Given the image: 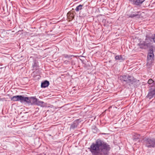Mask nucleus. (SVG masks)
<instances>
[{
    "mask_svg": "<svg viewBox=\"0 0 155 155\" xmlns=\"http://www.w3.org/2000/svg\"><path fill=\"white\" fill-rule=\"evenodd\" d=\"M92 155H109L111 149L110 145L100 139L92 143L88 148Z\"/></svg>",
    "mask_w": 155,
    "mask_h": 155,
    "instance_id": "1",
    "label": "nucleus"
},
{
    "mask_svg": "<svg viewBox=\"0 0 155 155\" xmlns=\"http://www.w3.org/2000/svg\"><path fill=\"white\" fill-rule=\"evenodd\" d=\"M143 143L145 146L148 148L155 147V138L145 137Z\"/></svg>",
    "mask_w": 155,
    "mask_h": 155,
    "instance_id": "2",
    "label": "nucleus"
},
{
    "mask_svg": "<svg viewBox=\"0 0 155 155\" xmlns=\"http://www.w3.org/2000/svg\"><path fill=\"white\" fill-rule=\"evenodd\" d=\"M119 78L122 82H125L129 85L133 84L136 82L135 79L134 77L128 75H121Z\"/></svg>",
    "mask_w": 155,
    "mask_h": 155,
    "instance_id": "3",
    "label": "nucleus"
},
{
    "mask_svg": "<svg viewBox=\"0 0 155 155\" xmlns=\"http://www.w3.org/2000/svg\"><path fill=\"white\" fill-rule=\"evenodd\" d=\"M130 13L128 15L129 18H132L136 17L137 18H139L142 17V14L143 12H142L140 11L132 8L130 10Z\"/></svg>",
    "mask_w": 155,
    "mask_h": 155,
    "instance_id": "4",
    "label": "nucleus"
},
{
    "mask_svg": "<svg viewBox=\"0 0 155 155\" xmlns=\"http://www.w3.org/2000/svg\"><path fill=\"white\" fill-rule=\"evenodd\" d=\"M146 97L150 99L153 97H155V86L152 87L149 89Z\"/></svg>",
    "mask_w": 155,
    "mask_h": 155,
    "instance_id": "5",
    "label": "nucleus"
},
{
    "mask_svg": "<svg viewBox=\"0 0 155 155\" xmlns=\"http://www.w3.org/2000/svg\"><path fill=\"white\" fill-rule=\"evenodd\" d=\"M81 120L80 119H77L74 121L73 122L71 125L70 129H74L77 128Z\"/></svg>",
    "mask_w": 155,
    "mask_h": 155,
    "instance_id": "6",
    "label": "nucleus"
},
{
    "mask_svg": "<svg viewBox=\"0 0 155 155\" xmlns=\"http://www.w3.org/2000/svg\"><path fill=\"white\" fill-rule=\"evenodd\" d=\"M154 57L153 51L152 49H150L149 50V52L147 56V61L150 60V62H151L152 60L153 59Z\"/></svg>",
    "mask_w": 155,
    "mask_h": 155,
    "instance_id": "7",
    "label": "nucleus"
},
{
    "mask_svg": "<svg viewBox=\"0 0 155 155\" xmlns=\"http://www.w3.org/2000/svg\"><path fill=\"white\" fill-rule=\"evenodd\" d=\"M144 41L146 44H147V45L149 47L151 45V42L153 41L151 36L147 35L146 36L145 41Z\"/></svg>",
    "mask_w": 155,
    "mask_h": 155,
    "instance_id": "8",
    "label": "nucleus"
},
{
    "mask_svg": "<svg viewBox=\"0 0 155 155\" xmlns=\"http://www.w3.org/2000/svg\"><path fill=\"white\" fill-rule=\"evenodd\" d=\"M147 45L144 41H141L137 45L141 49H146L149 47Z\"/></svg>",
    "mask_w": 155,
    "mask_h": 155,
    "instance_id": "9",
    "label": "nucleus"
},
{
    "mask_svg": "<svg viewBox=\"0 0 155 155\" xmlns=\"http://www.w3.org/2000/svg\"><path fill=\"white\" fill-rule=\"evenodd\" d=\"M145 0H130L131 3L134 5H140Z\"/></svg>",
    "mask_w": 155,
    "mask_h": 155,
    "instance_id": "10",
    "label": "nucleus"
},
{
    "mask_svg": "<svg viewBox=\"0 0 155 155\" xmlns=\"http://www.w3.org/2000/svg\"><path fill=\"white\" fill-rule=\"evenodd\" d=\"M30 105H33L36 104L37 101L38 100V98H37L35 96L31 97H30Z\"/></svg>",
    "mask_w": 155,
    "mask_h": 155,
    "instance_id": "11",
    "label": "nucleus"
},
{
    "mask_svg": "<svg viewBox=\"0 0 155 155\" xmlns=\"http://www.w3.org/2000/svg\"><path fill=\"white\" fill-rule=\"evenodd\" d=\"M49 84V81L47 80H45L41 83V87L42 88H45L48 87Z\"/></svg>",
    "mask_w": 155,
    "mask_h": 155,
    "instance_id": "12",
    "label": "nucleus"
},
{
    "mask_svg": "<svg viewBox=\"0 0 155 155\" xmlns=\"http://www.w3.org/2000/svg\"><path fill=\"white\" fill-rule=\"evenodd\" d=\"M45 102L43 101H39V99H38L35 105L43 107L45 106Z\"/></svg>",
    "mask_w": 155,
    "mask_h": 155,
    "instance_id": "13",
    "label": "nucleus"
},
{
    "mask_svg": "<svg viewBox=\"0 0 155 155\" xmlns=\"http://www.w3.org/2000/svg\"><path fill=\"white\" fill-rule=\"evenodd\" d=\"M115 59L116 60L120 61V62L123 61L125 60L124 58H123L121 55L115 56Z\"/></svg>",
    "mask_w": 155,
    "mask_h": 155,
    "instance_id": "14",
    "label": "nucleus"
},
{
    "mask_svg": "<svg viewBox=\"0 0 155 155\" xmlns=\"http://www.w3.org/2000/svg\"><path fill=\"white\" fill-rule=\"evenodd\" d=\"M38 66V62L36 60L33 61V63L32 65V67L34 70H36L37 67Z\"/></svg>",
    "mask_w": 155,
    "mask_h": 155,
    "instance_id": "15",
    "label": "nucleus"
},
{
    "mask_svg": "<svg viewBox=\"0 0 155 155\" xmlns=\"http://www.w3.org/2000/svg\"><path fill=\"white\" fill-rule=\"evenodd\" d=\"M84 5H79L76 7L75 9V10L77 12H78L79 11L81 10L83 8Z\"/></svg>",
    "mask_w": 155,
    "mask_h": 155,
    "instance_id": "16",
    "label": "nucleus"
},
{
    "mask_svg": "<svg viewBox=\"0 0 155 155\" xmlns=\"http://www.w3.org/2000/svg\"><path fill=\"white\" fill-rule=\"evenodd\" d=\"M92 130L93 132L94 133H97L99 131V129L95 126L92 127Z\"/></svg>",
    "mask_w": 155,
    "mask_h": 155,
    "instance_id": "17",
    "label": "nucleus"
},
{
    "mask_svg": "<svg viewBox=\"0 0 155 155\" xmlns=\"http://www.w3.org/2000/svg\"><path fill=\"white\" fill-rule=\"evenodd\" d=\"M18 95L13 96L11 98V100L14 101H18Z\"/></svg>",
    "mask_w": 155,
    "mask_h": 155,
    "instance_id": "18",
    "label": "nucleus"
},
{
    "mask_svg": "<svg viewBox=\"0 0 155 155\" xmlns=\"http://www.w3.org/2000/svg\"><path fill=\"white\" fill-rule=\"evenodd\" d=\"M140 135L137 134H135L134 136L133 139L134 140L139 139Z\"/></svg>",
    "mask_w": 155,
    "mask_h": 155,
    "instance_id": "19",
    "label": "nucleus"
},
{
    "mask_svg": "<svg viewBox=\"0 0 155 155\" xmlns=\"http://www.w3.org/2000/svg\"><path fill=\"white\" fill-rule=\"evenodd\" d=\"M26 98H27V99H26L25 103H26L27 104H28L29 105H30V104L31 103L30 101V97H26Z\"/></svg>",
    "mask_w": 155,
    "mask_h": 155,
    "instance_id": "20",
    "label": "nucleus"
},
{
    "mask_svg": "<svg viewBox=\"0 0 155 155\" xmlns=\"http://www.w3.org/2000/svg\"><path fill=\"white\" fill-rule=\"evenodd\" d=\"M23 96L21 95H18V101H20L21 103H22V98Z\"/></svg>",
    "mask_w": 155,
    "mask_h": 155,
    "instance_id": "21",
    "label": "nucleus"
},
{
    "mask_svg": "<svg viewBox=\"0 0 155 155\" xmlns=\"http://www.w3.org/2000/svg\"><path fill=\"white\" fill-rule=\"evenodd\" d=\"M26 97L23 96L22 97V103H24L26 102Z\"/></svg>",
    "mask_w": 155,
    "mask_h": 155,
    "instance_id": "22",
    "label": "nucleus"
},
{
    "mask_svg": "<svg viewBox=\"0 0 155 155\" xmlns=\"http://www.w3.org/2000/svg\"><path fill=\"white\" fill-rule=\"evenodd\" d=\"M152 41L153 42L155 43V34L152 35L151 36Z\"/></svg>",
    "mask_w": 155,
    "mask_h": 155,
    "instance_id": "23",
    "label": "nucleus"
},
{
    "mask_svg": "<svg viewBox=\"0 0 155 155\" xmlns=\"http://www.w3.org/2000/svg\"><path fill=\"white\" fill-rule=\"evenodd\" d=\"M148 83L149 84H151L153 83H154V81L152 79H150L148 80Z\"/></svg>",
    "mask_w": 155,
    "mask_h": 155,
    "instance_id": "24",
    "label": "nucleus"
},
{
    "mask_svg": "<svg viewBox=\"0 0 155 155\" xmlns=\"http://www.w3.org/2000/svg\"><path fill=\"white\" fill-rule=\"evenodd\" d=\"M4 99L0 98V101H3V100H3V99Z\"/></svg>",
    "mask_w": 155,
    "mask_h": 155,
    "instance_id": "25",
    "label": "nucleus"
},
{
    "mask_svg": "<svg viewBox=\"0 0 155 155\" xmlns=\"http://www.w3.org/2000/svg\"><path fill=\"white\" fill-rule=\"evenodd\" d=\"M101 135H105L106 134H105V133H101Z\"/></svg>",
    "mask_w": 155,
    "mask_h": 155,
    "instance_id": "26",
    "label": "nucleus"
},
{
    "mask_svg": "<svg viewBox=\"0 0 155 155\" xmlns=\"http://www.w3.org/2000/svg\"><path fill=\"white\" fill-rule=\"evenodd\" d=\"M36 110H39V108H37L36 109Z\"/></svg>",
    "mask_w": 155,
    "mask_h": 155,
    "instance_id": "27",
    "label": "nucleus"
},
{
    "mask_svg": "<svg viewBox=\"0 0 155 155\" xmlns=\"http://www.w3.org/2000/svg\"><path fill=\"white\" fill-rule=\"evenodd\" d=\"M36 110H39V108H37L36 109Z\"/></svg>",
    "mask_w": 155,
    "mask_h": 155,
    "instance_id": "28",
    "label": "nucleus"
},
{
    "mask_svg": "<svg viewBox=\"0 0 155 155\" xmlns=\"http://www.w3.org/2000/svg\"><path fill=\"white\" fill-rule=\"evenodd\" d=\"M72 18H74V17L73 16L72 17Z\"/></svg>",
    "mask_w": 155,
    "mask_h": 155,
    "instance_id": "29",
    "label": "nucleus"
}]
</instances>
